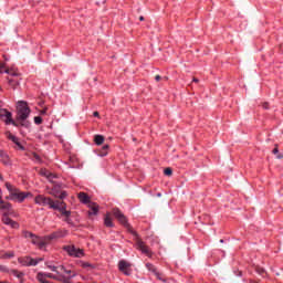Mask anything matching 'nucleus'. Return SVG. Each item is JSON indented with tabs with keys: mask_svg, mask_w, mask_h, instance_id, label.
I'll list each match as a JSON object with an SVG mask.
<instances>
[{
	"mask_svg": "<svg viewBox=\"0 0 283 283\" xmlns=\"http://www.w3.org/2000/svg\"><path fill=\"white\" fill-rule=\"evenodd\" d=\"M34 123L35 125H41V123H43V118H41L40 116L34 117Z\"/></svg>",
	"mask_w": 283,
	"mask_h": 283,
	"instance_id": "obj_33",
	"label": "nucleus"
},
{
	"mask_svg": "<svg viewBox=\"0 0 283 283\" xmlns=\"http://www.w3.org/2000/svg\"><path fill=\"white\" fill-rule=\"evenodd\" d=\"M45 265L50 269V271H53V273H56V275H61V271H65V266L63 265H54L52 262L48 261Z\"/></svg>",
	"mask_w": 283,
	"mask_h": 283,
	"instance_id": "obj_15",
	"label": "nucleus"
},
{
	"mask_svg": "<svg viewBox=\"0 0 283 283\" xmlns=\"http://www.w3.org/2000/svg\"><path fill=\"white\" fill-rule=\"evenodd\" d=\"M77 198H78L80 201L83 202V205H90V196H87V193H85V192H80V193L77 195Z\"/></svg>",
	"mask_w": 283,
	"mask_h": 283,
	"instance_id": "obj_19",
	"label": "nucleus"
},
{
	"mask_svg": "<svg viewBox=\"0 0 283 283\" xmlns=\"http://www.w3.org/2000/svg\"><path fill=\"white\" fill-rule=\"evenodd\" d=\"M48 111L46 109H42L41 111V114H45Z\"/></svg>",
	"mask_w": 283,
	"mask_h": 283,
	"instance_id": "obj_47",
	"label": "nucleus"
},
{
	"mask_svg": "<svg viewBox=\"0 0 283 283\" xmlns=\"http://www.w3.org/2000/svg\"><path fill=\"white\" fill-rule=\"evenodd\" d=\"M0 273H10V270L6 265H0Z\"/></svg>",
	"mask_w": 283,
	"mask_h": 283,
	"instance_id": "obj_32",
	"label": "nucleus"
},
{
	"mask_svg": "<svg viewBox=\"0 0 283 283\" xmlns=\"http://www.w3.org/2000/svg\"><path fill=\"white\" fill-rule=\"evenodd\" d=\"M93 116H98V112H94V113H93Z\"/></svg>",
	"mask_w": 283,
	"mask_h": 283,
	"instance_id": "obj_48",
	"label": "nucleus"
},
{
	"mask_svg": "<svg viewBox=\"0 0 283 283\" xmlns=\"http://www.w3.org/2000/svg\"><path fill=\"white\" fill-rule=\"evenodd\" d=\"M3 70H6V64L0 62V74H3Z\"/></svg>",
	"mask_w": 283,
	"mask_h": 283,
	"instance_id": "obj_38",
	"label": "nucleus"
},
{
	"mask_svg": "<svg viewBox=\"0 0 283 283\" xmlns=\"http://www.w3.org/2000/svg\"><path fill=\"white\" fill-rule=\"evenodd\" d=\"M17 109L18 126L21 125V127H30V122H28V118L30 117V107L28 106V103L19 102Z\"/></svg>",
	"mask_w": 283,
	"mask_h": 283,
	"instance_id": "obj_2",
	"label": "nucleus"
},
{
	"mask_svg": "<svg viewBox=\"0 0 283 283\" xmlns=\"http://www.w3.org/2000/svg\"><path fill=\"white\" fill-rule=\"evenodd\" d=\"M90 207H91V210L88 211L90 216H96V213H98V205L92 203Z\"/></svg>",
	"mask_w": 283,
	"mask_h": 283,
	"instance_id": "obj_23",
	"label": "nucleus"
},
{
	"mask_svg": "<svg viewBox=\"0 0 283 283\" xmlns=\"http://www.w3.org/2000/svg\"><path fill=\"white\" fill-rule=\"evenodd\" d=\"M160 78H161L160 75L155 76V81H157V82L160 81Z\"/></svg>",
	"mask_w": 283,
	"mask_h": 283,
	"instance_id": "obj_42",
	"label": "nucleus"
},
{
	"mask_svg": "<svg viewBox=\"0 0 283 283\" xmlns=\"http://www.w3.org/2000/svg\"><path fill=\"white\" fill-rule=\"evenodd\" d=\"M104 224L105 227L112 228L114 227V222L112 221V216L107 213L104 218Z\"/></svg>",
	"mask_w": 283,
	"mask_h": 283,
	"instance_id": "obj_20",
	"label": "nucleus"
},
{
	"mask_svg": "<svg viewBox=\"0 0 283 283\" xmlns=\"http://www.w3.org/2000/svg\"><path fill=\"white\" fill-rule=\"evenodd\" d=\"M40 176H44V178H48V180L52 181L54 178H56V175L50 172L48 169H41L40 170Z\"/></svg>",
	"mask_w": 283,
	"mask_h": 283,
	"instance_id": "obj_18",
	"label": "nucleus"
},
{
	"mask_svg": "<svg viewBox=\"0 0 283 283\" xmlns=\"http://www.w3.org/2000/svg\"><path fill=\"white\" fill-rule=\"evenodd\" d=\"M272 154H274L279 160H282L283 155L280 154V149H277V146L272 150Z\"/></svg>",
	"mask_w": 283,
	"mask_h": 283,
	"instance_id": "obj_27",
	"label": "nucleus"
},
{
	"mask_svg": "<svg viewBox=\"0 0 283 283\" xmlns=\"http://www.w3.org/2000/svg\"><path fill=\"white\" fill-rule=\"evenodd\" d=\"M8 216H11V214L10 213H3V216H2L3 224H8L12 229H19V223L13 221L12 219H10V217H8Z\"/></svg>",
	"mask_w": 283,
	"mask_h": 283,
	"instance_id": "obj_12",
	"label": "nucleus"
},
{
	"mask_svg": "<svg viewBox=\"0 0 283 283\" xmlns=\"http://www.w3.org/2000/svg\"><path fill=\"white\" fill-rule=\"evenodd\" d=\"M67 235V230H59L56 232H53L52 234L45 237V240H56L59 238H65Z\"/></svg>",
	"mask_w": 283,
	"mask_h": 283,
	"instance_id": "obj_14",
	"label": "nucleus"
},
{
	"mask_svg": "<svg viewBox=\"0 0 283 283\" xmlns=\"http://www.w3.org/2000/svg\"><path fill=\"white\" fill-rule=\"evenodd\" d=\"M136 247L139 251H142V253H144L145 255H147V258H151V250H149V247H147L145 244V242H143V240L137 239L136 240Z\"/></svg>",
	"mask_w": 283,
	"mask_h": 283,
	"instance_id": "obj_9",
	"label": "nucleus"
},
{
	"mask_svg": "<svg viewBox=\"0 0 283 283\" xmlns=\"http://www.w3.org/2000/svg\"><path fill=\"white\" fill-rule=\"evenodd\" d=\"M10 275L18 277V280H23V272H19L18 270H10Z\"/></svg>",
	"mask_w": 283,
	"mask_h": 283,
	"instance_id": "obj_22",
	"label": "nucleus"
},
{
	"mask_svg": "<svg viewBox=\"0 0 283 283\" xmlns=\"http://www.w3.org/2000/svg\"><path fill=\"white\" fill-rule=\"evenodd\" d=\"M64 251H66V253H69L72 258H83V255H85L83 249H78L74 245H65Z\"/></svg>",
	"mask_w": 283,
	"mask_h": 283,
	"instance_id": "obj_6",
	"label": "nucleus"
},
{
	"mask_svg": "<svg viewBox=\"0 0 283 283\" xmlns=\"http://www.w3.org/2000/svg\"><path fill=\"white\" fill-rule=\"evenodd\" d=\"M33 158H34L35 160H41V157H40L38 154H33Z\"/></svg>",
	"mask_w": 283,
	"mask_h": 283,
	"instance_id": "obj_41",
	"label": "nucleus"
},
{
	"mask_svg": "<svg viewBox=\"0 0 283 283\" xmlns=\"http://www.w3.org/2000/svg\"><path fill=\"white\" fill-rule=\"evenodd\" d=\"M34 202L35 205H40V207H46V205H49L50 209H54L55 211H63L65 207V201H54L52 198L45 197L43 195L35 196Z\"/></svg>",
	"mask_w": 283,
	"mask_h": 283,
	"instance_id": "obj_1",
	"label": "nucleus"
},
{
	"mask_svg": "<svg viewBox=\"0 0 283 283\" xmlns=\"http://www.w3.org/2000/svg\"><path fill=\"white\" fill-rule=\"evenodd\" d=\"M0 283H8V281H0Z\"/></svg>",
	"mask_w": 283,
	"mask_h": 283,
	"instance_id": "obj_49",
	"label": "nucleus"
},
{
	"mask_svg": "<svg viewBox=\"0 0 283 283\" xmlns=\"http://www.w3.org/2000/svg\"><path fill=\"white\" fill-rule=\"evenodd\" d=\"M53 196L55 197V198H59L60 200H63L64 198H67V192H65V191H62V192H53Z\"/></svg>",
	"mask_w": 283,
	"mask_h": 283,
	"instance_id": "obj_24",
	"label": "nucleus"
},
{
	"mask_svg": "<svg viewBox=\"0 0 283 283\" xmlns=\"http://www.w3.org/2000/svg\"><path fill=\"white\" fill-rule=\"evenodd\" d=\"M139 21H145V17H139Z\"/></svg>",
	"mask_w": 283,
	"mask_h": 283,
	"instance_id": "obj_46",
	"label": "nucleus"
},
{
	"mask_svg": "<svg viewBox=\"0 0 283 283\" xmlns=\"http://www.w3.org/2000/svg\"><path fill=\"white\" fill-rule=\"evenodd\" d=\"M164 174H165V176H171V174H174V170H171V168H166L164 170Z\"/></svg>",
	"mask_w": 283,
	"mask_h": 283,
	"instance_id": "obj_35",
	"label": "nucleus"
},
{
	"mask_svg": "<svg viewBox=\"0 0 283 283\" xmlns=\"http://www.w3.org/2000/svg\"><path fill=\"white\" fill-rule=\"evenodd\" d=\"M113 216L116 218V220H118L119 223L123 224V227H125V229H127V231L136 235V232H134L132 226L129 222H127V217H125V214L118 208L113 209Z\"/></svg>",
	"mask_w": 283,
	"mask_h": 283,
	"instance_id": "obj_5",
	"label": "nucleus"
},
{
	"mask_svg": "<svg viewBox=\"0 0 283 283\" xmlns=\"http://www.w3.org/2000/svg\"><path fill=\"white\" fill-rule=\"evenodd\" d=\"M9 84L14 85L17 83V80L8 77Z\"/></svg>",
	"mask_w": 283,
	"mask_h": 283,
	"instance_id": "obj_39",
	"label": "nucleus"
},
{
	"mask_svg": "<svg viewBox=\"0 0 283 283\" xmlns=\"http://www.w3.org/2000/svg\"><path fill=\"white\" fill-rule=\"evenodd\" d=\"M83 269H94V265H92L91 263L84 262L82 263Z\"/></svg>",
	"mask_w": 283,
	"mask_h": 283,
	"instance_id": "obj_34",
	"label": "nucleus"
},
{
	"mask_svg": "<svg viewBox=\"0 0 283 283\" xmlns=\"http://www.w3.org/2000/svg\"><path fill=\"white\" fill-rule=\"evenodd\" d=\"M256 272L259 275H264V273H266L263 268H256Z\"/></svg>",
	"mask_w": 283,
	"mask_h": 283,
	"instance_id": "obj_36",
	"label": "nucleus"
},
{
	"mask_svg": "<svg viewBox=\"0 0 283 283\" xmlns=\"http://www.w3.org/2000/svg\"><path fill=\"white\" fill-rule=\"evenodd\" d=\"M35 261L39 263V262H43V259L40 258V259H35Z\"/></svg>",
	"mask_w": 283,
	"mask_h": 283,
	"instance_id": "obj_45",
	"label": "nucleus"
},
{
	"mask_svg": "<svg viewBox=\"0 0 283 283\" xmlns=\"http://www.w3.org/2000/svg\"><path fill=\"white\" fill-rule=\"evenodd\" d=\"M6 136H7V138H9V140H12V138H14V135H12V133H10V132H7Z\"/></svg>",
	"mask_w": 283,
	"mask_h": 283,
	"instance_id": "obj_37",
	"label": "nucleus"
},
{
	"mask_svg": "<svg viewBox=\"0 0 283 283\" xmlns=\"http://www.w3.org/2000/svg\"><path fill=\"white\" fill-rule=\"evenodd\" d=\"M60 271H64V273H66V275H72V270H66V269L64 268V270H60Z\"/></svg>",
	"mask_w": 283,
	"mask_h": 283,
	"instance_id": "obj_40",
	"label": "nucleus"
},
{
	"mask_svg": "<svg viewBox=\"0 0 283 283\" xmlns=\"http://www.w3.org/2000/svg\"><path fill=\"white\" fill-rule=\"evenodd\" d=\"M67 203L64 202V208L63 210H59L60 213H62V216L65 217L64 221L67 222V224H71L72 223V219H70V217L72 216V212L71 211H67Z\"/></svg>",
	"mask_w": 283,
	"mask_h": 283,
	"instance_id": "obj_16",
	"label": "nucleus"
},
{
	"mask_svg": "<svg viewBox=\"0 0 283 283\" xmlns=\"http://www.w3.org/2000/svg\"><path fill=\"white\" fill-rule=\"evenodd\" d=\"M0 156H1L2 160H3V163L7 164L8 163V155H6V153L0 150Z\"/></svg>",
	"mask_w": 283,
	"mask_h": 283,
	"instance_id": "obj_31",
	"label": "nucleus"
},
{
	"mask_svg": "<svg viewBox=\"0 0 283 283\" xmlns=\"http://www.w3.org/2000/svg\"><path fill=\"white\" fill-rule=\"evenodd\" d=\"M4 72L6 74H9V76H19V73L10 69H6Z\"/></svg>",
	"mask_w": 283,
	"mask_h": 283,
	"instance_id": "obj_29",
	"label": "nucleus"
},
{
	"mask_svg": "<svg viewBox=\"0 0 283 283\" xmlns=\"http://www.w3.org/2000/svg\"><path fill=\"white\" fill-rule=\"evenodd\" d=\"M10 258H14V252H7V253L1 252V260H8Z\"/></svg>",
	"mask_w": 283,
	"mask_h": 283,
	"instance_id": "obj_25",
	"label": "nucleus"
},
{
	"mask_svg": "<svg viewBox=\"0 0 283 283\" xmlns=\"http://www.w3.org/2000/svg\"><path fill=\"white\" fill-rule=\"evenodd\" d=\"M118 269L122 273H124V275H132V263L122 260L118 263Z\"/></svg>",
	"mask_w": 283,
	"mask_h": 283,
	"instance_id": "obj_8",
	"label": "nucleus"
},
{
	"mask_svg": "<svg viewBox=\"0 0 283 283\" xmlns=\"http://www.w3.org/2000/svg\"><path fill=\"white\" fill-rule=\"evenodd\" d=\"M0 260H1V252H0Z\"/></svg>",
	"mask_w": 283,
	"mask_h": 283,
	"instance_id": "obj_51",
	"label": "nucleus"
},
{
	"mask_svg": "<svg viewBox=\"0 0 283 283\" xmlns=\"http://www.w3.org/2000/svg\"><path fill=\"white\" fill-rule=\"evenodd\" d=\"M94 143L95 145H103V143H105V137L103 135H95Z\"/></svg>",
	"mask_w": 283,
	"mask_h": 283,
	"instance_id": "obj_21",
	"label": "nucleus"
},
{
	"mask_svg": "<svg viewBox=\"0 0 283 283\" xmlns=\"http://www.w3.org/2000/svg\"><path fill=\"white\" fill-rule=\"evenodd\" d=\"M21 262L24 266H36V264H39V261L30 256L22 259Z\"/></svg>",
	"mask_w": 283,
	"mask_h": 283,
	"instance_id": "obj_17",
	"label": "nucleus"
},
{
	"mask_svg": "<svg viewBox=\"0 0 283 283\" xmlns=\"http://www.w3.org/2000/svg\"><path fill=\"white\" fill-rule=\"evenodd\" d=\"M109 149V145H104L102 150L99 151V156H107V150Z\"/></svg>",
	"mask_w": 283,
	"mask_h": 283,
	"instance_id": "obj_28",
	"label": "nucleus"
},
{
	"mask_svg": "<svg viewBox=\"0 0 283 283\" xmlns=\"http://www.w3.org/2000/svg\"><path fill=\"white\" fill-rule=\"evenodd\" d=\"M263 107H264V109H269V104H268V103H264V104H263Z\"/></svg>",
	"mask_w": 283,
	"mask_h": 283,
	"instance_id": "obj_43",
	"label": "nucleus"
},
{
	"mask_svg": "<svg viewBox=\"0 0 283 283\" xmlns=\"http://www.w3.org/2000/svg\"><path fill=\"white\" fill-rule=\"evenodd\" d=\"M6 187L9 191V196L7 197V200H15L17 202H23L28 196H30V192H23L19 190L18 188H14L12 184H6Z\"/></svg>",
	"mask_w": 283,
	"mask_h": 283,
	"instance_id": "obj_4",
	"label": "nucleus"
},
{
	"mask_svg": "<svg viewBox=\"0 0 283 283\" xmlns=\"http://www.w3.org/2000/svg\"><path fill=\"white\" fill-rule=\"evenodd\" d=\"M146 269H148V271H150V273H153L157 277V280H160L161 282H166L165 275L158 272V269H156L154 264L146 263Z\"/></svg>",
	"mask_w": 283,
	"mask_h": 283,
	"instance_id": "obj_10",
	"label": "nucleus"
},
{
	"mask_svg": "<svg viewBox=\"0 0 283 283\" xmlns=\"http://www.w3.org/2000/svg\"><path fill=\"white\" fill-rule=\"evenodd\" d=\"M193 83H199L200 82V80H198V78H196V77H193Z\"/></svg>",
	"mask_w": 283,
	"mask_h": 283,
	"instance_id": "obj_44",
	"label": "nucleus"
},
{
	"mask_svg": "<svg viewBox=\"0 0 283 283\" xmlns=\"http://www.w3.org/2000/svg\"><path fill=\"white\" fill-rule=\"evenodd\" d=\"M23 238L32 240V238H34V233L30 231H23Z\"/></svg>",
	"mask_w": 283,
	"mask_h": 283,
	"instance_id": "obj_30",
	"label": "nucleus"
},
{
	"mask_svg": "<svg viewBox=\"0 0 283 283\" xmlns=\"http://www.w3.org/2000/svg\"><path fill=\"white\" fill-rule=\"evenodd\" d=\"M220 242L222 243V242H224V240L221 239Z\"/></svg>",
	"mask_w": 283,
	"mask_h": 283,
	"instance_id": "obj_50",
	"label": "nucleus"
},
{
	"mask_svg": "<svg viewBox=\"0 0 283 283\" xmlns=\"http://www.w3.org/2000/svg\"><path fill=\"white\" fill-rule=\"evenodd\" d=\"M6 117L4 123L7 125H13L14 127H19V124L12 119V113L8 112V109L1 108L0 106V118Z\"/></svg>",
	"mask_w": 283,
	"mask_h": 283,
	"instance_id": "obj_7",
	"label": "nucleus"
},
{
	"mask_svg": "<svg viewBox=\"0 0 283 283\" xmlns=\"http://www.w3.org/2000/svg\"><path fill=\"white\" fill-rule=\"evenodd\" d=\"M32 244H35L36 247H39L40 249H43V247H45L48 244V242H50V240L45 239H41L39 238L36 234H34L31 239Z\"/></svg>",
	"mask_w": 283,
	"mask_h": 283,
	"instance_id": "obj_13",
	"label": "nucleus"
},
{
	"mask_svg": "<svg viewBox=\"0 0 283 283\" xmlns=\"http://www.w3.org/2000/svg\"><path fill=\"white\" fill-rule=\"evenodd\" d=\"M11 140L14 143V145H17V147H19V149H23V145H21V142H19V137L14 136Z\"/></svg>",
	"mask_w": 283,
	"mask_h": 283,
	"instance_id": "obj_26",
	"label": "nucleus"
},
{
	"mask_svg": "<svg viewBox=\"0 0 283 283\" xmlns=\"http://www.w3.org/2000/svg\"><path fill=\"white\" fill-rule=\"evenodd\" d=\"M74 275L76 274L73 273L71 276H65L63 274L56 275L52 273L39 272L36 274V280H39L41 283H44V282H48V277H49L50 280H55L56 282L70 283V280H72Z\"/></svg>",
	"mask_w": 283,
	"mask_h": 283,
	"instance_id": "obj_3",
	"label": "nucleus"
},
{
	"mask_svg": "<svg viewBox=\"0 0 283 283\" xmlns=\"http://www.w3.org/2000/svg\"><path fill=\"white\" fill-rule=\"evenodd\" d=\"M0 209L4 211V213H9L10 216H14V210L12 209V205L10 202L3 201L0 198Z\"/></svg>",
	"mask_w": 283,
	"mask_h": 283,
	"instance_id": "obj_11",
	"label": "nucleus"
}]
</instances>
